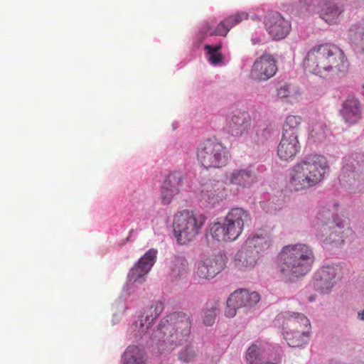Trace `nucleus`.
I'll use <instances>...</instances> for the list:
<instances>
[{"label": "nucleus", "instance_id": "34", "mask_svg": "<svg viewBox=\"0 0 364 364\" xmlns=\"http://www.w3.org/2000/svg\"><path fill=\"white\" fill-rule=\"evenodd\" d=\"M196 355H197L193 348L188 346L181 350L179 353V358L184 362H190L194 360Z\"/></svg>", "mask_w": 364, "mask_h": 364}, {"label": "nucleus", "instance_id": "6", "mask_svg": "<svg viewBox=\"0 0 364 364\" xmlns=\"http://www.w3.org/2000/svg\"><path fill=\"white\" fill-rule=\"evenodd\" d=\"M277 321L282 323L283 335L291 347H301L309 340L311 324L302 314L284 312L277 316Z\"/></svg>", "mask_w": 364, "mask_h": 364}, {"label": "nucleus", "instance_id": "17", "mask_svg": "<svg viewBox=\"0 0 364 364\" xmlns=\"http://www.w3.org/2000/svg\"><path fill=\"white\" fill-rule=\"evenodd\" d=\"M224 267L225 261L222 255L205 257L198 263L195 275L200 279H210L219 274Z\"/></svg>", "mask_w": 364, "mask_h": 364}, {"label": "nucleus", "instance_id": "8", "mask_svg": "<svg viewBox=\"0 0 364 364\" xmlns=\"http://www.w3.org/2000/svg\"><path fill=\"white\" fill-rule=\"evenodd\" d=\"M272 243V237L268 234L250 235L235 256L236 268L241 271L253 269L258 262L260 253L267 250Z\"/></svg>", "mask_w": 364, "mask_h": 364}, {"label": "nucleus", "instance_id": "1", "mask_svg": "<svg viewBox=\"0 0 364 364\" xmlns=\"http://www.w3.org/2000/svg\"><path fill=\"white\" fill-rule=\"evenodd\" d=\"M305 70L320 77L344 73L348 62L343 51L331 43L314 46L307 53L304 61Z\"/></svg>", "mask_w": 364, "mask_h": 364}, {"label": "nucleus", "instance_id": "14", "mask_svg": "<svg viewBox=\"0 0 364 364\" xmlns=\"http://www.w3.org/2000/svg\"><path fill=\"white\" fill-rule=\"evenodd\" d=\"M264 23L269 35L274 40L287 37L291 30L290 23L278 12H269L264 18Z\"/></svg>", "mask_w": 364, "mask_h": 364}, {"label": "nucleus", "instance_id": "32", "mask_svg": "<svg viewBox=\"0 0 364 364\" xmlns=\"http://www.w3.org/2000/svg\"><path fill=\"white\" fill-rule=\"evenodd\" d=\"M246 360L248 364H259L262 361L259 347L256 344L251 345L247 350Z\"/></svg>", "mask_w": 364, "mask_h": 364}, {"label": "nucleus", "instance_id": "4", "mask_svg": "<svg viewBox=\"0 0 364 364\" xmlns=\"http://www.w3.org/2000/svg\"><path fill=\"white\" fill-rule=\"evenodd\" d=\"M191 327L188 315L183 312H173L161 319L152 338L162 351L171 350L187 341Z\"/></svg>", "mask_w": 364, "mask_h": 364}, {"label": "nucleus", "instance_id": "31", "mask_svg": "<svg viewBox=\"0 0 364 364\" xmlns=\"http://www.w3.org/2000/svg\"><path fill=\"white\" fill-rule=\"evenodd\" d=\"M349 36L353 42H356L359 38L360 42V55L363 60H364V31L360 27H353L349 30Z\"/></svg>", "mask_w": 364, "mask_h": 364}, {"label": "nucleus", "instance_id": "16", "mask_svg": "<svg viewBox=\"0 0 364 364\" xmlns=\"http://www.w3.org/2000/svg\"><path fill=\"white\" fill-rule=\"evenodd\" d=\"M157 251L154 249L148 250L138 262L130 269L128 279L132 282L141 283L144 277L149 272L156 259Z\"/></svg>", "mask_w": 364, "mask_h": 364}, {"label": "nucleus", "instance_id": "35", "mask_svg": "<svg viewBox=\"0 0 364 364\" xmlns=\"http://www.w3.org/2000/svg\"><path fill=\"white\" fill-rule=\"evenodd\" d=\"M230 29L231 26L228 22H225V19H224L217 26L214 31L210 33V35L226 36Z\"/></svg>", "mask_w": 364, "mask_h": 364}, {"label": "nucleus", "instance_id": "2", "mask_svg": "<svg viewBox=\"0 0 364 364\" xmlns=\"http://www.w3.org/2000/svg\"><path fill=\"white\" fill-rule=\"evenodd\" d=\"M314 259L311 246L304 243L288 245L278 255L277 270L282 277L291 280L309 272Z\"/></svg>", "mask_w": 364, "mask_h": 364}, {"label": "nucleus", "instance_id": "29", "mask_svg": "<svg viewBox=\"0 0 364 364\" xmlns=\"http://www.w3.org/2000/svg\"><path fill=\"white\" fill-rule=\"evenodd\" d=\"M277 95L279 98L288 99L290 102L293 103L297 100L299 92L296 89L285 83L280 85L277 88Z\"/></svg>", "mask_w": 364, "mask_h": 364}, {"label": "nucleus", "instance_id": "15", "mask_svg": "<svg viewBox=\"0 0 364 364\" xmlns=\"http://www.w3.org/2000/svg\"><path fill=\"white\" fill-rule=\"evenodd\" d=\"M277 70L274 56L264 53L255 61L251 70V77L258 81L267 80L273 77Z\"/></svg>", "mask_w": 364, "mask_h": 364}, {"label": "nucleus", "instance_id": "30", "mask_svg": "<svg viewBox=\"0 0 364 364\" xmlns=\"http://www.w3.org/2000/svg\"><path fill=\"white\" fill-rule=\"evenodd\" d=\"M222 48V43H218L215 46L206 44L204 46V50L207 51L208 56V61L213 65H217L223 60L224 56L220 52Z\"/></svg>", "mask_w": 364, "mask_h": 364}, {"label": "nucleus", "instance_id": "7", "mask_svg": "<svg viewBox=\"0 0 364 364\" xmlns=\"http://www.w3.org/2000/svg\"><path fill=\"white\" fill-rule=\"evenodd\" d=\"M331 216L332 214L328 209H323L318 212L314 225L318 231L317 236L324 242L340 245L343 243L346 235L351 230L347 227V218L336 215L331 220Z\"/></svg>", "mask_w": 364, "mask_h": 364}, {"label": "nucleus", "instance_id": "5", "mask_svg": "<svg viewBox=\"0 0 364 364\" xmlns=\"http://www.w3.org/2000/svg\"><path fill=\"white\" fill-rule=\"evenodd\" d=\"M251 220L247 210L242 208H231L223 223H213L209 225V235L217 242H232L242 234L245 225Z\"/></svg>", "mask_w": 364, "mask_h": 364}, {"label": "nucleus", "instance_id": "3", "mask_svg": "<svg viewBox=\"0 0 364 364\" xmlns=\"http://www.w3.org/2000/svg\"><path fill=\"white\" fill-rule=\"evenodd\" d=\"M328 168V160L323 156L307 155L291 168L289 186L295 191L313 188L323 181Z\"/></svg>", "mask_w": 364, "mask_h": 364}, {"label": "nucleus", "instance_id": "24", "mask_svg": "<svg viewBox=\"0 0 364 364\" xmlns=\"http://www.w3.org/2000/svg\"><path fill=\"white\" fill-rule=\"evenodd\" d=\"M260 300V296L257 292L249 291L246 289L235 291L230 296V303L235 302L240 308H252Z\"/></svg>", "mask_w": 364, "mask_h": 364}, {"label": "nucleus", "instance_id": "37", "mask_svg": "<svg viewBox=\"0 0 364 364\" xmlns=\"http://www.w3.org/2000/svg\"><path fill=\"white\" fill-rule=\"evenodd\" d=\"M348 171V168L346 166H344L342 168V173L340 176L341 178H342V180H344V178H346V175Z\"/></svg>", "mask_w": 364, "mask_h": 364}, {"label": "nucleus", "instance_id": "33", "mask_svg": "<svg viewBox=\"0 0 364 364\" xmlns=\"http://www.w3.org/2000/svg\"><path fill=\"white\" fill-rule=\"evenodd\" d=\"M248 14L245 12H238L235 14L231 15L225 18V22H228L229 25L232 28L234 26L240 23L244 20L248 18Z\"/></svg>", "mask_w": 364, "mask_h": 364}, {"label": "nucleus", "instance_id": "19", "mask_svg": "<svg viewBox=\"0 0 364 364\" xmlns=\"http://www.w3.org/2000/svg\"><path fill=\"white\" fill-rule=\"evenodd\" d=\"M183 181V174L181 171H173L166 176L161 191V199L163 204L171 203L173 197L180 193Z\"/></svg>", "mask_w": 364, "mask_h": 364}, {"label": "nucleus", "instance_id": "20", "mask_svg": "<svg viewBox=\"0 0 364 364\" xmlns=\"http://www.w3.org/2000/svg\"><path fill=\"white\" fill-rule=\"evenodd\" d=\"M228 190L221 181H212L205 184L201 190L200 198L210 206H214L225 200Z\"/></svg>", "mask_w": 364, "mask_h": 364}, {"label": "nucleus", "instance_id": "12", "mask_svg": "<svg viewBox=\"0 0 364 364\" xmlns=\"http://www.w3.org/2000/svg\"><path fill=\"white\" fill-rule=\"evenodd\" d=\"M341 269L337 265L322 267L314 276V287L322 293L328 292L341 279Z\"/></svg>", "mask_w": 364, "mask_h": 364}, {"label": "nucleus", "instance_id": "39", "mask_svg": "<svg viewBox=\"0 0 364 364\" xmlns=\"http://www.w3.org/2000/svg\"><path fill=\"white\" fill-rule=\"evenodd\" d=\"M362 89H363V94H364V83L362 85Z\"/></svg>", "mask_w": 364, "mask_h": 364}, {"label": "nucleus", "instance_id": "26", "mask_svg": "<svg viewBox=\"0 0 364 364\" xmlns=\"http://www.w3.org/2000/svg\"><path fill=\"white\" fill-rule=\"evenodd\" d=\"M302 119L298 115H289L283 125L282 135L298 137L299 133L301 129Z\"/></svg>", "mask_w": 364, "mask_h": 364}, {"label": "nucleus", "instance_id": "38", "mask_svg": "<svg viewBox=\"0 0 364 364\" xmlns=\"http://www.w3.org/2000/svg\"><path fill=\"white\" fill-rule=\"evenodd\" d=\"M358 318L359 319L364 321V309L362 311V312L358 313Z\"/></svg>", "mask_w": 364, "mask_h": 364}, {"label": "nucleus", "instance_id": "40", "mask_svg": "<svg viewBox=\"0 0 364 364\" xmlns=\"http://www.w3.org/2000/svg\"><path fill=\"white\" fill-rule=\"evenodd\" d=\"M298 336H299V335H298V333H295V334H294V337H295L296 338V337H298Z\"/></svg>", "mask_w": 364, "mask_h": 364}, {"label": "nucleus", "instance_id": "21", "mask_svg": "<svg viewBox=\"0 0 364 364\" xmlns=\"http://www.w3.org/2000/svg\"><path fill=\"white\" fill-rule=\"evenodd\" d=\"M163 309V302L159 301L154 302L133 325L134 330L136 332V335L141 336L144 334L150 328L151 323L161 314Z\"/></svg>", "mask_w": 364, "mask_h": 364}, {"label": "nucleus", "instance_id": "13", "mask_svg": "<svg viewBox=\"0 0 364 364\" xmlns=\"http://www.w3.org/2000/svg\"><path fill=\"white\" fill-rule=\"evenodd\" d=\"M226 183L235 186L237 190L249 188L257 181V175L251 168H235L225 173Z\"/></svg>", "mask_w": 364, "mask_h": 364}, {"label": "nucleus", "instance_id": "27", "mask_svg": "<svg viewBox=\"0 0 364 364\" xmlns=\"http://www.w3.org/2000/svg\"><path fill=\"white\" fill-rule=\"evenodd\" d=\"M218 306V302L215 300L208 301L205 304L202 311V319L204 325L207 326L213 325L216 318Z\"/></svg>", "mask_w": 364, "mask_h": 364}, {"label": "nucleus", "instance_id": "23", "mask_svg": "<svg viewBox=\"0 0 364 364\" xmlns=\"http://www.w3.org/2000/svg\"><path fill=\"white\" fill-rule=\"evenodd\" d=\"M300 148L298 137L282 135L277 147V155L281 160L288 161L292 160L297 155Z\"/></svg>", "mask_w": 364, "mask_h": 364}, {"label": "nucleus", "instance_id": "10", "mask_svg": "<svg viewBox=\"0 0 364 364\" xmlns=\"http://www.w3.org/2000/svg\"><path fill=\"white\" fill-rule=\"evenodd\" d=\"M229 151L220 141L208 139L198 144L196 148V158L205 168H220L228 161Z\"/></svg>", "mask_w": 364, "mask_h": 364}, {"label": "nucleus", "instance_id": "28", "mask_svg": "<svg viewBox=\"0 0 364 364\" xmlns=\"http://www.w3.org/2000/svg\"><path fill=\"white\" fill-rule=\"evenodd\" d=\"M123 360L124 364H145L143 353L137 346H129L124 353Z\"/></svg>", "mask_w": 364, "mask_h": 364}, {"label": "nucleus", "instance_id": "36", "mask_svg": "<svg viewBox=\"0 0 364 364\" xmlns=\"http://www.w3.org/2000/svg\"><path fill=\"white\" fill-rule=\"evenodd\" d=\"M240 309L235 302L230 303V296L227 300V306L225 310V315L228 318H232L236 315L237 309Z\"/></svg>", "mask_w": 364, "mask_h": 364}, {"label": "nucleus", "instance_id": "25", "mask_svg": "<svg viewBox=\"0 0 364 364\" xmlns=\"http://www.w3.org/2000/svg\"><path fill=\"white\" fill-rule=\"evenodd\" d=\"M168 275L173 281L185 277L188 273V262L184 257H175L168 266Z\"/></svg>", "mask_w": 364, "mask_h": 364}, {"label": "nucleus", "instance_id": "11", "mask_svg": "<svg viewBox=\"0 0 364 364\" xmlns=\"http://www.w3.org/2000/svg\"><path fill=\"white\" fill-rule=\"evenodd\" d=\"M250 127L251 117L247 112L236 109L226 117V131L235 137L247 134Z\"/></svg>", "mask_w": 364, "mask_h": 364}, {"label": "nucleus", "instance_id": "18", "mask_svg": "<svg viewBox=\"0 0 364 364\" xmlns=\"http://www.w3.org/2000/svg\"><path fill=\"white\" fill-rule=\"evenodd\" d=\"M319 16L328 24H337L342 18L344 5L341 0H321Z\"/></svg>", "mask_w": 364, "mask_h": 364}, {"label": "nucleus", "instance_id": "9", "mask_svg": "<svg viewBox=\"0 0 364 364\" xmlns=\"http://www.w3.org/2000/svg\"><path fill=\"white\" fill-rule=\"evenodd\" d=\"M206 220L204 215L190 210L178 211L173 215V230L176 241L186 245L200 235Z\"/></svg>", "mask_w": 364, "mask_h": 364}, {"label": "nucleus", "instance_id": "22", "mask_svg": "<svg viewBox=\"0 0 364 364\" xmlns=\"http://www.w3.org/2000/svg\"><path fill=\"white\" fill-rule=\"evenodd\" d=\"M340 114L346 122L355 124L361 117V104L354 95H349L343 101Z\"/></svg>", "mask_w": 364, "mask_h": 364}]
</instances>
